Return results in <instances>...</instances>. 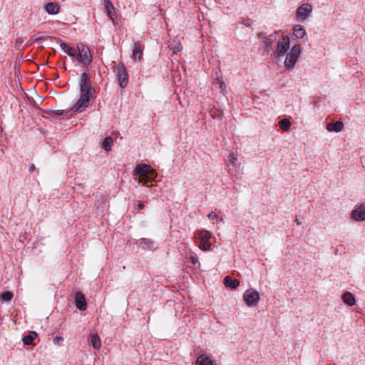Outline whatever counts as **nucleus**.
I'll return each mask as SVG.
<instances>
[{
    "instance_id": "nucleus-32",
    "label": "nucleus",
    "mask_w": 365,
    "mask_h": 365,
    "mask_svg": "<svg viewBox=\"0 0 365 365\" xmlns=\"http://www.w3.org/2000/svg\"><path fill=\"white\" fill-rule=\"evenodd\" d=\"M190 260L193 264H195L198 262V259H197V257H195V256H191Z\"/></svg>"
},
{
    "instance_id": "nucleus-35",
    "label": "nucleus",
    "mask_w": 365,
    "mask_h": 365,
    "mask_svg": "<svg viewBox=\"0 0 365 365\" xmlns=\"http://www.w3.org/2000/svg\"><path fill=\"white\" fill-rule=\"evenodd\" d=\"M34 170H35V166L33 165L31 166L30 170L31 171H34Z\"/></svg>"
},
{
    "instance_id": "nucleus-18",
    "label": "nucleus",
    "mask_w": 365,
    "mask_h": 365,
    "mask_svg": "<svg viewBox=\"0 0 365 365\" xmlns=\"http://www.w3.org/2000/svg\"><path fill=\"white\" fill-rule=\"evenodd\" d=\"M60 47L68 56H70L71 57H76V51L74 48L71 47L68 44H67L66 43H61L60 44Z\"/></svg>"
},
{
    "instance_id": "nucleus-33",
    "label": "nucleus",
    "mask_w": 365,
    "mask_h": 365,
    "mask_svg": "<svg viewBox=\"0 0 365 365\" xmlns=\"http://www.w3.org/2000/svg\"><path fill=\"white\" fill-rule=\"evenodd\" d=\"M138 207L139 209H143L144 208V205H143V203L141 201H138Z\"/></svg>"
},
{
    "instance_id": "nucleus-31",
    "label": "nucleus",
    "mask_w": 365,
    "mask_h": 365,
    "mask_svg": "<svg viewBox=\"0 0 365 365\" xmlns=\"http://www.w3.org/2000/svg\"><path fill=\"white\" fill-rule=\"evenodd\" d=\"M173 53H177L178 52H179L181 49H182V46L180 43H178L175 47H174L173 48Z\"/></svg>"
},
{
    "instance_id": "nucleus-17",
    "label": "nucleus",
    "mask_w": 365,
    "mask_h": 365,
    "mask_svg": "<svg viewBox=\"0 0 365 365\" xmlns=\"http://www.w3.org/2000/svg\"><path fill=\"white\" fill-rule=\"evenodd\" d=\"M343 302L349 306H353L356 303L354 296L349 292L344 293L342 296Z\"/></svg>"
},
{
    "instance_id": "nucleus-28",
    "label": "nucleus",
    "mask_w": 365,
    "mask_h": 365,
    "mask_svg": "<svg viewBox=\"0 0 365 365\" xmlns=\"http://www.w3.org/2000/svg\"><path fill=\"white\" fill-rule=\"evenodd\" d=\"M208 217L209 219L210 220H215V219H217L220 222H222V217H219V216L217 215L216 212H211L209 215H208Z\"/></svg>"
},
{
    "instance_id": "nucleus-34",
    "label": "nucleus",
    "mask_w": 365,
    "mask_h": 365,
    "mask_svg": "<svg viewBox=\"0 0 365 365\" xmlns=\"http://www.w3.org/2000/svg\"><path fill=\"white\" fill-rule=\"evenodd\" d=\"M53 113L57 115H60L63 113V110H54Z\"/></svg>"
},
{
    "instance_id": "nucleus-16",
    "label": "nucleus",
    "mask_w": 365,
    "mask_h": 365,
    "mask_svg": "<svg viewBox=\"0 0 365 365\" xmlns=\"http://www.w3.org/2000/svg\"><path fill=\"white\" fill-rule=\"evenodd\" d=\"M89 341L95 349H100L101 341L100 337L96 334H91L89 337Z\"/></svg>"
},
{
    "instance_id": "nucleus-9",
    "label": "nucleus",
    "mask_w": 365,
    "mask_h": 365,
    "mask_svg": "<svg viewBox=\"0 0 365 365\" xmlns=\"http://www.w3.org/2000/svg\"><path fill=\"white\" fill-rule=\"evenodd\" d=\"M351 217L355 221L365 220V202L356 206L351 212Z\"/></svg>"
},
{
    "instance_id": "nucleus-4",
    "label": "nucleus",
    "mask_w": 365,
    "mask_h": 365,
    "mask_svg": "<svg viewBox=\"0 0 365 365\" xmlns=\"http://www.w3.org/2000/svg\"><path fill=\"white\" fill-rule=\"evenodd\" d=\"M92 93H81V95L75 105L71 109L72 112L81 113L89 106V101Z\"/></svg>"
},
{
    "instance_id": "nucleus-20",
    "label": "nucleus",
    "mask_w": 365,
    "mask_h": 365,
    "mask_svg": "<svg viewBox=\"0 0 365 365\" xmlns=\"http://www.w3.org/2000/svg\"><path fill=\"white\" fill-rule=\"evenodd\" d=\"M197 363L200 365H213V361L207 354H201L197 359Z\"/></svg>"
},
{
    "instance_id": "nucleus-37",
    "label": "nucleus",
    "mask_w": 365,
    "mask_h": 365,
    "mask_svg": "<svg viewBox=\"0 0 365 365\" xmlns=\"http://www.w3.org/2000/svg\"><path fill=\"white\" fill-rule=\"evenodd\" d=\"M143 242H149V243H150V244H152V243H153V242H152V241H148V240H143Z\"/></svg>"
},
{
    "instance_id": "nucleus-2",
    "label": "nucleus",
    "mask_w": 365,
    "mask_h": 365,
    "mask_svg": "<svg viewBox=\"0 0 365 365\" xmlns=\"http://www.w3.org/2000/svg\"><path fill=\"white\" fill-rule=\"evenodd\" d=\"M300 53L301 46L299 44H296L292 47L290 52L287 53L284 60V67L287 69L289 70L294 68Z\"/></svg>"
},
{
    "instance_id": "nucleus-11",
    "label": "nucleus",
    "mask_w": 365,
    "mask_h": 365,
    "mask_svg": "<svg viewBox=\"0 0 365 365\" xmlns=\"http://www.w3.org/2000/svg\"><path fill=\"white\" fill-rule=\"evenodd\" d=\"M81 93H92V87L89 82V78L86 73H83L79 81Z\"/></svg>"
},
{
    "instance_id": "nucleus-19",
    "label": "nucleus",
    "mask_w": 365,
    "mask_h": 365,
    "mask_svg": "<svg viewBox=\"0 0 365 365\" xmlns=\"http://www.w3.org/2000/svg\"><path fill=\"white\" fill-rule=\"evenodd\" d=\"M104 6L106 7L108 15L112 21H114L115 15L113 12L115 8L112 3L109 0H104Z\"/></svg>"
},
{
    "instance_id": "nucleus-27",
    "label": "nucleus",
    "mask_w": 365,
    "mask_h": 365,
    "mask_svg": "<svg viewBox=\"0 0 365 365\" xmlns=\"http://www.w3.org/2000/svg\"><path fill=\"white\" fill-rule=\"evenodd\" d=\"M216 83L219 84L221 92L223 94H225L226 93V85H225V82L222 79L217 78Z\"/></svg>"
},
{
    "instance_id": "nucleus-21",
    "label": "nucleus",
    "mask_w": 365,
    "mask_h": 365,
    "mask_svg": "<svg viewBox=\"0 0 365 365\" xmlns=\"http://www.w3.org/2000/svg\"><path fill=\"white\" fill-rule=\"evenodd\" d=\"M143 56V50L139 43H135L133 51V58L134 60L140 61Z\"/></svg>"
},
{
    "instance_id": "nucleus-25",
    "label": "nucleus",
    "mask_w": 365,
    "mask_h": 365,
    "mask_svg": "<svg viewBox=\"0 0 365 365\" xmlns=\"http://www.w3.org/2000/svg\"><path fill=\"white\" fill-rule=\"evenodd\" d=\"M291 123L289 119L283 118L279 121L280 128L284 131H287L290 128Z\"/></svg>"
},
{
    "instance_id": "nucleus-13",
    "label": "nucleus",
    "mask_w": 365,
    "mask_h": 365,
    "mask_svg": "<svg viewBox=\"0 0 365 365\" xmlns=\"http://www.w3.org/2000/svg\"><path fill=\"white\" fill-rule=\"evenodd\" d=\"M344 123L342 121H336L335 123H329L327 125V130L329 132H341L344 128Z\"/></svg>"
},
{
    "instance_id": "nucleus-10",
    "label": "nucleus",
    "mask_w": 365,
    "mask_h": 365,
    "mask_svg": "<svg viewBox=\"0 0 365 365\" xmlns=\"http://www.w3.org/2000/svg\"><path fill=\"white\" fill-rule=\"evenodd\" d=\"M118 76L120 86L123 88L128 84V73L123 64H118L117 66Z\"/></svg>"
},
{
    "instance_id": "nucleus-36",
    "label": "nucleus",
    "mask_w": 365,
    "mask_h": 365,
    "mask_svg": "<svg viewBox=\"0 0 365 365\" xmlns=\"http://www.w3.org/2000/svg\"><path fill=\"white\" fill-rule=\"evenodd\" d=\"M296 222L298 225H300L302 224L301 222L299 221L297 219L296 220Z\"/></svg>"
},
{
    "instance_id": "nucleus-12",
    "label": "nucleus",
    "mask_w": 365,
    "mask_h": 365,
    "mask_svg": "<svg viewBox=\"0 0 365 365\" xmlns=\"http://www.w3.org/2000/svg\"><path fill=\"white\" fill-rule=\"evenodd\" d=\"M75 303L76 307L81 310L84 311L86 309L87 304L86 302V299L84 295L81 292H77L75 295Z\"/></svg>"
},
{
    "instance_id": "nucleus-14",
    "label": "nucleus",
    "mask_w": 365,
    "mask_h": 365,
    "mask_svg": "<svg viewBox=\"0 0 365 365\" xmlns=\"http://www.w3.org/2000/svg\"><path fill=\"white\" fill-rule=\"evenodd\" d=\"M224 284L227 287L236 289L240 285V281L236 279H233L230 276H226L224 278Z\"/></svg>"
},
{
    "instance_id": "nucleus-8",
    "label": "nucleus",
    "mask_w": 365,
    "mask_h": 365,
    "mask_svg": "<svg viewBox=\"0 0 365 365\" xmlns=\"http://www.w3.org/2000/svg\"><path fill=\"white\" fill-rule=\"evenodd\" d=\"M312 11V6L309 4L301 5L297 10V18L299 21H304L310 16Z\"/></svg>"
},
{
    "instance_id": "nucleus-30",
    "label": "nucleus",
    "mask_w": 365,
    "mask_h": 365,
    "mask_svg": "<svg viewBox=\"0 0 365 365\" xmlns=\"http://www.w3.org/2000/svg\"><path fill=\"white\" fill-rule=\"evenodd\" d=\"M63 341V338L61 336H56L53 338V343L58 345H61Z\"/></svg>"
},
{
    "instance_id": "nucleus-5",
    "label": "nucleus",
    "mask_w": 365,
    "mask_h": 365,
    "mask_svg": "<svg viewBox=\"0 0 365 365\" xmlns=\"http://www.w3.org/2000/svg\"><path fill=\"white\" fill-rule=\"evenodd\" d=\"M243 299L247 306H256L260 299V295L259 292L257 290L254 289H250L245 292Z\"/></svg>"
},
{
    "instance_id": "nucleus-23",
    "label": "nucleus",
    "mask_w": 365,
    "mask_h": 365,
    "mask_svg": "<svg viewBox=\"0 0 365 365\" xmlns=\"http://www.w3.org/2000/svg\"><path fill=\"white\" fill-rule=\"evenodd\" d=\"M14 294L10 291H6L0 294V302L4 303L5 302H9L12 299Z\"/></svg>"
},
{
    "instance_id": "nucleus-24",
    "label": "nucleus",
    "mask_w": 365,
    "mask_h": 365,
    "mask_svg": "<svg viewBox=\"0 0 365 365\" xmlns=\"http://www.w3.org/2000/svg\"><path fill=\"white\" fill-rule=\"evenodd\" d=\"M293 34L298 38H302L306 35V31L302 27H295Z\"/></svg>"
},
{
    "instance_id": "nucleus-6",
    "label": "nucleus",
    "mask_w": 365,
    "mask_h": 365,
    "mask_svg": "<svg viewBox=\"0 0 365 365\" xmlns=\"http://www.w3.org/2000/svg\"><path fill=\"white\" fill-rule=\"evenodd\" d=\"M198 235L200 239L199 248L203 251L210 250L212 246L210 242V240L212 237L211 232L207 230H201L198 232Z\"/></svg>"
},
{
    "instance_id": "nucleus-7",
    "label": "nucleus",
    "mask_w": 365,
    "mask_h": 365,
    "mask_svg": "<svg viewBox=\"0 0 365 365\" xmlns=\"http://www.w3.org/2000/svg\"><path fill=\"white\" fill-rule=\"evenodd\" d=\"M290 47V39L287 36H284L277 44L276 53L278 57H282L289 50Z\"/></svg>"
},
{
    "instance_id": "nucleus-26",
    "label": "nucleus",
    "mask_w": 365,
    "mask_h": 365,
    "mask_svg": "<svg viewBox=\"0 0 365 365\" xmlns=\"http://www.w3.org/2000/svg\"><path fill=\"white\" fill-rule=\"evenodd\" d=\"M113 144V140L111 138H106L105 140L103 142V148L106 150L109 151L110 150L111 146Z\"/></svg>"
},
{
    "instance_id": "nucleus-29",
    "label": "nucleus",
    "mask_w": 365,
    "mask_h": 365,
    "mask_svg": "<svg viewBox=\"0 0 365 365\" xmlns=\"http://www.w3.org/2000/svg\"><path fill=\"white\" fill-rule=\"evenodd\" d=\"M229 160L232 164L235 165L237 160V158L234 153H232L229 155Z\"/></svg>"
},
{
    "instance_id": "nucleus-1",
    "label": "nucleus",
    "mask_w": 365,
    "mask_h": 365,
    "mask_svg": "<svg viewBox=\"0 0 365 365\" xmlns=\"http://www.w3.org/2000/svg\"><path fill=\"white\" fill-rule=\"evenodd\" d=\"M135 174L138 175L139 178H138V183L143 181H150L155 179L156 177V173L153 169V168L146 164L139 165H138L135 170Z\"/></svg>"
},
{
    "instance_id": "nucleus-15",
    "label": "nucleus",
    "mask_w": 365,
    "mask_h": 365,
    "mask_svg": "<svg viewBox=\"0 0 365 365\" xmlns=\"http://www.w3.org/2000/svg\"><path fill=\"white\" fill-rule=\"evenodd\" d=\"M45 9L48 14L55 15L58 13L60 6L57 4L50 2L46 4Z\"/></svg>"
},
{
    "instance_id": "nucleus-22",
    "label": "nucleus",
    "mask_w": 365,
    "mask_h": 365,
    "mask_svg": "<svg viewBox=\"0 0 365 365\" xmlns=\"http://www.w3.org/2000/svg\"><path fill=\"white\" fill-rule=\"evenodd\" d=\"M37 337V333L36 331H30L29 334L23 338V342L26 345H30L33 343V341Z\"/></svg>"
},
{
    "instance_id": "nucleus-3",
    "label": "nucleus",
    "mask_w": 365,
    "mask_h": 365,
    "mask_svg": "<svg viewBox=\"0 0 365 365\" xmlns=\"http://www.w3.org/2000/svg\"><path fill=\"white\" fill-rule=\"evenodd\" d=\"M76 58L85 65H89L92 61V56L88 47L83 43L78 44Z\"/></svg>"
}]
</instances>
